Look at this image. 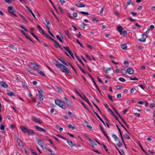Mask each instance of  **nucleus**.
<instances>
[{"label": "nucleus", "mask_w": 155, "mask_h": 155, "mask_svg": "<svg viewBox=\"0 0 155 155\" xmlns=\"http://www.w3.org/2000/svg\"><path fill=\"white\" fill-rule=\"evenodd\" d=\"M58 68L63 73H69L70 72L69 70L62 64H61Z\"/></svg>", "instance_id": "nucleus-1"}, {"label": "nucleus", "mask_w": 155, "mask_h": 155, "mask_svg": "<svg viewBox=\"0 0 155 155\" xmlns=\"http://www.w3.org/2000/svg\"><path fill=\"white\" fill-rule=\"evenodd\" d=\"M55 102L56 104L59 107L63 109H65L66 106L63 102L58 99L55 100Z\"/></svg>", "instance_id": "nucleus-2"}, {"label": "nucleus", "mask_w": 155, "mask_h": 155, "mask_svg": "<svg viewBox=\"0 0 155 155\" xmlns=\"http://www.w3.org/2000/svg\"><path fill=\"white\" fill-rule=\"evenodd\" d=\"M8 10L10 13L13 15L15 17L17 16L15 14L14 12V10L13 9V7L12 6H8Z\"/></svg>", "instance_id": "nucleus-3"}, {"label": "nucleus", "mask_w": 155, "mask_h": 155, "mask_svg": "<svg viewBox=\"0 0 155 155\" xmlns=\"http://www.w3.org/2000/svg\"><path fill=\"white\" fill-rule=\"evenodd\" d=\"M66 140H67L68 143L71 147L72 148L73 147L76 146L75 144L73 143L71 141L67 139Z\"/></svg>", "instance_id": "nucleus-4"}, {"label": "nucleus", "mask_w": 155, "mask_h": 155, "mask_svg": "<svg viewBox=\"0 0 155 155\" xmlns=\"http://www.w3.org/2000/svg\"><path fill=\"white\" fill-rule=\"evenodd\" d=\"M87 139L90 141L91 144V145L93 147H94L97 145V144L94 141H92L90 138H88Z\"/></svg>", "instance_id": "nucleus-5"}, {"label": "nucleus", "mask_w": 155, "mask_h": 155, "mask_svg": "<svg viewBox=\"0 0 155 155\" xmlns=\"http://www.w3.org/2000/svg\"><path fill=\"white\" fill-rule=\"evenodd\" d=\"M37 141L38 143V144L41 147V148H43V145L44 144V143L43 141L41 140V139L39 138H37Z\"/></svg>", "instance_id": "nucleus-6"}, {"label": "nucleus", "mask_w": 155, "mask_h": 155, "mask_svg": "<svg viewBox=\"0 0 155 155\" xmlns=\"http://www.w3.org/2000/svg\"><path fill=\"white\" fill-rule=\"evenodd\" d=\"M20 127L21 129L23 132L24 133L28 132V129L26 127H24L23 126H20Z\"/></svg>", "instance_id": "nucleus-7"}, {"label": "nucleus", "mask_w": 155, "mask_h": 155, "mask_svg": "<svg viewBox=\"0 0 155 155\" xmlns=\"http://www.w3.org/2000/svg\"><path fill=\"white\" fill-rule=\"evenodd\" d=\"M0 85L3 87L7 88L8 87V85L4 82L1 81L0 82Z\"/></svg>", "instance_id": "nucleus-8"}, {"label": "nucleus", "mask_w": 155, "mask_h": 155, "mask_svg": "<svg viewBox=\"0 0 155 155\" xmlns=\"http://www.w3.org/2000/svg\"><path fill=\"white\" fill-rule=\"evenodd\" d=\"M64 99L66 104L69 106H71V103L70 101L65 97H64Z\"/></svg>", "instance_id": "nucleus-9"}, {"label": "nucleus", "mask_w": 155, "mask_h": 155, "mask_svg": "<svg viewBox=\"0 0 155 155\" xmlns=\"http://www.w3.org/2000/svg\"><path fill=\"white\" fill-rule=\"evenodd\" d=\"M58 59L64 64L67 66H68L67 63L65 61L64 59L61 57L58 58Z\"/></svg>", "instance_id": "nucleus-10"}, {"label": "nucleus", "mask_w": 155, "mask_h": 155, "mask_svg": "<svg viewBox=\"0 0 155 155\" xmlns=\"http://www.w3.org/2000/svg\"><path fill=\"white\" fill-rule=\"evenodd\" d=\"M117 30L120 32V34H122V31L123 30V28L120 26H118L117 27Z\"/></svg>", "instance_id": "nucleus-11"}, {"label": "nucleus", "mask_w": 155, "mask_h": 155, "mask_svg": "<svg viewBox=\"0 0 155 155\" xmlns=\"http://www.w3.org/2000/svg\"><path fill=\"white\" fill-rule=\"evenodd\" d=\"M53 62L58 68V67L61 64H60L59 62L55 59L53 61Z\"/></svg>", "instance_id": "nucleus-12"}, {"label": "nucleus", "mask_w": 155, "mask_h": 155, "mask_svg": "<svg viewBox=\"0 0 155 155\" xmlns=\"http://www.w3.org/2000/svg\"><path fill=\"white\" fill-rule=\"evenodd\" d=\"M32 119L35 122L37 123H38L40 124L42 123V122L39 120L38 119L36 118L35 117H32Z\"/></svg>", "instance_id": "nucleus-13"}, {"label": "nucleus", "mask_w": 155, "mask_h": 155, "mask_svg": "<svg viewBox=\"0 0 155 155\" xmlns=\"http://www.w3.org/2000/svg\"><path fill=\"white\" fill-rule=\"evenodd\" d=\"M126 72L130 74H132L134 73V70L131 68H129L127 69Z\"/></svg>", "instance_id": "nucleus-14"}, {"label": "nucleus", "mask_w": 155, "mask_h": 155, "mask_svg": "<svg viewBox=\"0 0 155 155\" xmlns=\"http://www.w3.org/2000/svg\"><path fill=\"white\" fill-rule=\"evenodd\" d=\"M17 142L19 146L21 147H23V144L21 140L19 139H17Z\"/></svg>", "instance_id": "nucleus-15"}, {"label": "nucleus", "mask_w": 155, "mask_h": 155, "mask_svg": "<svg viewBox=\"0 0 155 155\" xmlns=\"http://www.w3.org/2000/svg\"><path fill=\"white\" fill-rule=\"evenodd\" d=\"M75 5L78 8L84 7L85 6V5L84 4L81 3L76 4H75Z\"/></svg>", "instance_id": "nucleus-16"}, {"label": "nucleus", "mask_w": 155, "mask_h": 155, "mask_svg": "<svg viewBox=\"0 0 155 155\" xmlns=\"http://www.w3.org/2000/svg\"><path fill=\"white\" fill-rule=\"evenodd\" d=\"M94 113L96 115L97 117L99 118V119L102 122V123L105 125V124L104 122L102 120V119L99 116L98 114L96 112L94 111Z\"/></svg>", "instance_id": "nucleus-17"}, {"label": "nucleus", "mask_w": 155, "mask_h": 155, "mask_svg": "<svg viewBox=\"0 0 155 155\" xmlns=\"http://www.w3.org/2000/svg\"><path fill=\"white\" fill-rule=\"evenodd\" d=\"M35 128L36 129H37V130H38L39 131H43L44 132L46 131L44 129H43L40 127H39L38 126H37V125L35 126Z\"/></svg>", "instance_id": "nucleus-18"}, {"label": "nucleus", "mask_w": 155, "mask_h": 155, "mask_svg": "<svg viewBox=\"0 0 155 155\" xmlns=\"http://www.w3.org/2000/svg\"><path fill=\"white\" fill-rule=\"evenodd\" d=\"M31 63L32 65H33V67H34V68L35 69L38 70V71L39 70V68L38 66L36 64H35V63Z\"/></svg>", "instance_id": "nucleus-19"}, {"label": "nucleus", "mask_w": 155, "mask_h": 155, "mask_svg": "<svg viewBox=\"0 0 155 155\" xmlns=\"http://www.w3.org/2000/svg\"><path fill=\"white\" fill-rule=\"evenodd\" d=\"M111 114L117 120H118V117L114 114L112 110L108 108Z\"/></svg>", "instance_id": "nucleus-20"}, {"label": "nucleus", "mask_w": 155, "mask_h": 155, "mask_svg": "<svg viewBox=\"0 0 155 155\" xmlns=\"http://www.w3.org/2000/svg\"><path fill=\"white\" fill-rule=\"evenodd\" d=\"M7 93L8 94L11 96L15 95L14 93L9 90L7 91Z\"/></svg>", "instance_id": "nucleus-21"}, {"label": "nucleus", "mask_w": 155, "mask_h": 155, "mask_svg": "<svg viewBox=\"0 0 155 155\" xmlns=\"http://www.w3.org/2000/svg\"><path fill=\"white\" fill-rule=\"evenodd\" d=\"M142 37L143 38V39L142 40V42H144L146 41V39L147 37V36L145 34L142 35Z\"/></svg>", "instance_id": "nucleus-22"}, {"label": "nucleus", "mask_w": 155, "mask_h": 155, "mask_svg": "<svg viewBox=\"0 0 155 155\" xmlns=\"http://www.w3.org/2000/svg\"><path fill=\"white\" fill-rule=\"evenodd\" d=\"M75 54V56L77 58V59L84 66V64L82 62V61L81 60V59L79 58V57L76 54Z\"/></svg>", "instance_id": "nucleus-23"}, {"label": "nucleus", "mask_w": 155, "mask_h": 155, "mask_svg": "<svg viewBox=\"0 0 155 155\" xmlns=\"http://www.w3.org/2000/svg\"><path fill=\"white\" fill-rule=\"evenodd\" d=\"M38 96L41 101H42L43 100V94H39L38 95Z\"/></svg>", "instance_id": "nucleus-24"}, {"label": "nucleus", "mask_w": 155, "mask_h": 155, "mask_svg": "<svg viewBox=\"0 0 155 155\" xmlns=\"http://www.w3.org/2000/svg\"><path fill=\"white\" fill-rule=\"evenodd\" d=\"M122 48L124 50H125L127 48V45L126 44H123L121 45Z\"/></svg>", "instance_id": "nucleus-25"}, {"label": "nucleus", "mask_w": 155, "mask_h": 155, "mask_svg": "<svg viewBox=\"0 0 155 155\" xmlns=\"http://www.w3.org/2000/svg\"><path fill=\"white\" fill-rule=\"evenodd\" d=\"M27 133H28V134L29 135H33L34 134V133L33 131V130H31L28 129Z\"/></svg>", "instance_id": "nucleus-26"}, {"label": "nucleus", "mask_w": 155, "mask_h": 155, "mask_svg": "<svg viewBox=\"0 0 155 155\" xmlns=\"http://www.w3.org/2000/svg\"><path fill=\"white\" fill-rule=\"evenodd\" d=\"M47 150L51 153V155H56L55 153L50 148L48 149Z\"/></svg>", "instance_id": "nucleus-27"}, {"label": "nucleus", "mask_w": 155, "mask_h": 155, "mask_svg": "<svg viewBox=\"0 0 155 155\" xmlns=\"http://www.w3.org/2000/svg\"><path fill=\"white\" fill-rule=\"evenodd\" d=\"M75 91L76 92V93H77V94H78L84 100V96H85L84 95V96H82V95H81L78 92V91H77V90H75Z\"/></svg>", "instance_id": "nucleus-28"}, {"label": "nucleus", "mask_w": 155, "mask_h": 155, "mask_svg": "<svg viewBox=\"0 0 155 155\" xmlns=\"http://www.w3.org/2000/svg\"><path fill=\"white\" fill-rule=\"evenodd\" d=\"M5 127L4 125L3 124H1L0 126V129L1 130H2V132H4L5 130Z\"/></svg>", "instance_id": "nucleus-29"}, {"label": "nucleus", "mask_w": 155, "mask_h": 155, "mask_svg": "<svg viewBox=\"0 0 155 155\" xmlns=\"http://www.w3.org/2000/svg\"><path fill=\"white\" fill-rule=\"evenodd\" d=\"M55 87H56V89L58 90V91L60 93L62 92V90L58 86H56Z\"/></svg>", "instance_id": "nucleus-30"}, {"label": "nucleus", "mask_w": 155, "mask_h": 155, "mask_svg": "<svg viewBox=\"0 0 155 155\" xmlns=\"http://www.w3.org/2000/svg\"><path fill=\"white\" fill-rule=\"evenodd\" d=\"M19 15L27 23V21L25 18L22 15L20 14H19Z\"/></svg>", "instance_id": "nucleus-31"}, {"label": "nucleus", "mask_w": 155, "mask_h": 155, "mask_svg": "<svg viewBox=\"0 0 155 155\" xmlns=\"http://www.w3.org/2000/svg\"><path fill=\"white\" fill-rule=\"evenodd\" d=\"M54 42L55 43V44L54 45V46L57 48H58L60 45L58 42L56 41H55Z\"/></svg>", "instance_id": "nucleus-32"}, {"label": "nucleus", "mask_w": 155, "mask_h": 155, "mask_svg": "<svg viewBox=\"0 0 155 155\" xmlns=\"http://www.w3.org/2000/svg\"><path fill=\"white\" fill-rule=\"evenodd\" d=\"M131 3V1L130 0H129L127 2L126 7L127 8L128 6Z\"/></svg>", "instance_id": "nucleus-33"}, {"label": "nucleus", "mask_w": 155, "mask_h": 155, "mask_svg": "<svg viewBox=\"0 0 155 155\" xmlns=\"http://www.w3.org/2000/svg\"><path fill=\"white\" fill-rule=\"evenodd\" d=\"M100 128L101 130L103 132V133L104 134V135H106V133L105 132V131H104L103 127L101 126H100Z\"/></svg>", "instance_id": "nucleus-34"}, {"label": "nucleus", "mask_w": 155, "mask_h": 155, "mask_svg": "<svg viewBox=\"0 0 155 155\" xmlns=\"http://www.w3.org/2000/svg\"><path fill=\"white\" fill-rule=\"evenodd\" d=\"M56 37L58 40L61 42L63 43L62 40L59 35H57Z\"/></svg>", "instance_id": "nucleus-35"}, {"label": "nucleus", "mask_w": 155, "mask_h": 155, "mask_svg": "<svg viewBox=\"0 0 155 155\" xmlns=\"http://www.w3.org/2000/svg\"><path fill=\"white\" fill-rule=\"evenodd\" d=\"M84 100L86 101L88 103V104L89 105H90V102H89V101L87 99V98L85 96H84Z\"/></svg>", "instance_id": "nucleus-36"}, {"label": "nucleus", "mask_w": 155, "mask_h": 155, "mask_svg": "<svg viewBox=\"0 0 155 155\" xmlns=\"http://www.w3.org/2000/svg\"><path fill=\"white\" fill-rule=\"evenodd\" d=\"M86 25V24L84 22H83L82 24L81 25V27L83 28H84Z\"/></svg>", "instance_id": "nucleus-37"}, {"label": "nucleus", "mask_w": 155, "mask_h": 155, "mask_svg": "<svg viewBox=\"0 0 155 155\" xmlns=\"http://www.w3.org/2000/svg\"><path fill=\"white\" fill-rule=\"evenodd\" d=\"M65 49V50H66L68 52L69 51L71 50L68 47H63Z\"/></svg>", "instance_id": "nucleus-38"}, {"label": "nucleus", "mask_w": 155, "mask_h": 155, "mask_svg": "<svg viewBox=\"0 0 155 155\" xmlns=\"http://www.w3.org/2000/svg\"><path fill=\"white\" fill-rule=\"evenodd\" d=\"M21 28H23L25 31H28V29L25 28L23 25H21L20 26Z\"/></svg>", "instance_id": "nucleus-39"}, {"label": "nucleus", "mask_w": 155, "mask_h": 155, "mask_svg": "<svg viewBox=\"0 0 155 155\" xmlns=\"http://www.w3.org/2000/svg\"><path fill=\"white\" fill-rule=\"evenodd\" d=\"M119 80L120 81L123 82H125V80L123 78H119Z\"/></svg>", "instance_id": "nucleus-40"}, {"label": "nucleus", "mask_w": 155, "mask_h": 155, "mask_svg": "<svg viewBox=\"0 0 155 155\" xmlns=\"http://www.w3.org/2000/svg\"><path fill=\"white\" fill-rule=\"evenodd\" d=\"M114 139L115 140H119L118 138L115 135H112Z\"/></svg>", "instance_id": "nucleus-41"}, {"label": "nucleus", "mask_w": 155, "mask_h": 155, "mask_svg": "<svg viewBox=\"0 0 155 155\" xmlns=\"http://www.w3.org/2000/svg\"><path fill=\"white\" fill-rule=\"evenodd\" d=\"M124 136L127 139H129L130 138V137L127 134H125Z\"/></svg>", "instance_id": "nucleus-42"}, {"label": "nucleus", "mask_w": 155, "mask_h": 155, "mask_svg": "<svg viewBox=\"0 0 155 155\" xmlns=\"http://www.w3.org/2000/svg\"><path fill=\"white\" fill-rule=\"evenodd\" d=\"M68 53L70 54L71 57L73 58H74V56L73 55V54L71 51L70 50L68 52Z\"/></svg>", "instance_id": "nucleus-43"}, {"label": "nucleus", "mask_w": 155, "mask_h": 155, "mask_svg": "<svg viewBox=\"0 0 155 155\" xmlns=\"http://www.w3.org/2000/svg\"><path fill=\"white\" fill-rule=\"evenodd\" d=\"M117 145L118 147H121L122 146V144L120 141H119L118 142L117 144Z\"/></svg>", "instance_id": "nucleus-44"}, {"label": "nucleus", "mask_w": 155, "mask_h": 155, "mask_svg": "<svg viewBox=\"0 0 155 155\" xmlns=\"http://www.w3.org/2000/svg\"><path fill=\"white\" fill-rule=\"evenodd\" d=\"M68 127L69 128H71L72 130H74L75 129V127L74 126H72V125L71 124H69L68 125Z\"/></svg>", "instance_id": "nucleus-45"}, {"label": "nucleus", "mask_w": 155, "mask_h": 155, "mask_svg": "<svg viewBox=\"0 0 155 155\" xmlns=\"http://www.w3.org/2000/svg\"><path fill=\"white\" fill-rule=\"evenodd\" d=\"M38 72L41 75H43V76H45V75L43 73V72L42 71H39V70L38 71Z\"/></svg>", "instance_id": "nucleus-46"}, {"label": "nucleus", "mask_w": 155, "mask_h": 155, "mask_svg": "<svg viewBox=\"0 0 155 155\" xmlns=\"http://www.w3.org/2000/svg\"><path fill=\"white\" fill-rule=\"evenodd\" d=\"M9 47L13 50H16V48L14 47V46L12 44L9 45Z\"/></svg>", "instance_id": "nucleus-47"}, {"label": "nucleus", "mask_w": 155, "mask_h": 155, "mask_svg": "<svg viewBox=\"0 0 155 155\" xmlns=\"http://www.w3.org/2000/svg\"><path fill=\"white\" fill-rule=\"evenodd\" d=\"M31 34H32V35L38 41H39V39L37 37L35 34L34 33H33V32H31Z\"/></svg>", "instance_id": "nucleus-48"}, {"label": "nucleus", "mask_w": 155, "mask_h": 155, "mask_svg": "<svg viewBox=\"0 0 155 155\" xmlns=\"http://www.w3.org/2000/svg\"><path fill=\"white\" fill-rule=\"evenodd\" d=\"M81 14H83V15H89V14L88 12H83V11H81L80 12Z\"/></svg>", "instance_id": "nucleus-49"}, {"label": "nucleus", "mask_w": 155, "mask_h": 155, "mask_svg": "<svg viewBox=\"0 0 155 155\" xmlns=\"http://www.w3.org/2000/svg\"><path fill=\"white\" fill-rule=\"evenodd\" d=\"M135 88L134 87H132L130 89V94H132V93H133L134 90H135Z\"/></svg>", "instance_id": "nucleus-50"}, {"label": "nucleus", "mask_w": 155, "mask_h": 155, "mask_svg": "<svg viewBox=\"0 0 155 155\" xmlns=\"http://www.w3.org/2000/svg\"><path fill=\"white\" fill-rule=\"evenodd\" d=\"M103 147L104 149L105 150L106 152H108V150L107 149V147L104 144H103Z\"/></svg>", "instance_id": "nucleus-51"}, {"label": "nucleus", "mask_w": 155, "mask_h": 155, "mask_svg": "<svg viewBox=\"0 0 155 155\" xmlns=\"http://www.w3.org/2000/svg\"><path fill=\"white\" fill-rule=\"evenodd\" d=\"M38 91L39 93V94H43V91L40 89H38Z\"/></svg>", "instance_id": "nucleus-52"}, {"label": "nucleus", "mask_w": 155, "mask_h": 155, "mask_svg": "<svg viewBox=\"0 0 155 155\" xmlns=\"http://www.w3.org/2000/svg\"><path fill=\"white\" fill-rule=\"evenodd\" d=\"M81 103L83 105V106L87 110H88V109H87V107H86V106H85V105L83 103V102H81Z\"/></svg>", "instance_id": "nucleus-53"}, {"label": "nucleus", "mask_w": 155, "mask_h": 155, "mask_svg": "<svg viewBox=\"0 0 155 155\" xmlns=\"http://www.w3.org/2000/svg\"><path fill=\"white\" fill-rule=\"evenodd\" d=\"M5 2L8 3H11L12 2V0H4Z\"/></svg>", "instance_id": "nucleus-54"}, {"label": "nucleus", "mask_w": 155, "mask_h": 155, "mask_svg": "<svg viewBox=\"0 0 155 155\" xmlns=\"http://www.w3.org/2000/svg\"><path fill=\"white\" fill-rule=\"evenodd\" d=\"M25 36L26 38H27L28 39H29L31 41L33 42L32 40L30 38V37H29L27 34H26V35H25Z\"/></svg>", "instance_id": "nucleus-55"}, {"label": "nucleus", "mask_w": 155, "mask_h": 155, "mask_svg": "<svg viewBox=\"0 0 155 155\" xmlns=\"http://www.w3.org/2000/svg\"><path fill=\"white\" fill-rule=\"evenodd\" d=\"M57 135L58 136L61 137V138H62L63 139H64V140H67V139L66 138H65V137H64L61 136L60 135L58 134V135Z\"/></svg>", "instance_id": "nucleus-56"}, {"label": "nucleus", "mask_w": 155, "mask_h": 155, "mask_svg": "<svg viewBox=\"0 0 155 155\" xmlns=\"http://www.w3.org/2000/svg\"><path fill=\"white\" fill-rule=\"evenodd\" d=\"M65 33L68 36V37L70 38V36L69 35V32L68 30H67L66 31H65Z\"/></svg>", "instance_id": "nucleus-57"}, {"label": "nucleus", "mask_w": 155, "mask_h": 155, "mask_svg": "<svg viewBox=\"0 0 155 155\" xmlns=\"http://www.w3.org/2000/svg\"><path fill=\"white\" fill-rule=\"evenodd\" d=\"M29 12L31 13L32 16H33V17L35 19H36V18L35 17V14L33 13L32 11L31 10L30 11H29Z\"/></svg>", "instance_id": "nucleus-58"}, {"label": "nucleus", "mask_w": 155, "mask_h": 155, "mask_svg": "<svg viewBox=\"0 0 155 155\" xmlns=\"http://www.w3.org/2000/svg\"><path fill=\"white\" fill-rule=\"evenodd\" d=\"M73 16L74 17H77L78 16V14L76 12H74L73 14Z\"/></svg>", "instance_id": "nucleus-59"}, {"label": "nucleus", "mask_w": 155, "mask_h": 155, "mask_svg": "<svg viewBox=\"0 0 155 155\" xmlns=\"http://www.w3.org/2000/svg\"><path fill=\"white\" fill-rule=\"evenodd\" d=\"M76 41L77 43L81 46V47H83V46L81 44V43L79 41L78 39H76Z\"/></svg>", "instance_id": "nucleus-60"}, {"label": "nucleus", "mask_w": 155, "mask_h": 155, "mask_svg": "<svg viewBox=\"0 0 155 155\" xmlns=\"http://www.w3.org/2000/svg\"><path fill=\"white\" fill-rule=\"evenodd\" d=\"M31 151L33 155H37V154L34 151V150H31Z\"/></svg>", "instance_id": "nucleus-61"}, {"label": "nucleus", "mask_w": 155, "mask_h": 155, "mask_svg": "<svg viewBox=\"0 0 155 155\" xmlns=\"http://www.w3.org/2000/svg\"><path fill=\"white\" fill-rule=\"evenodd\" d=\"M22 86L23 87H25V88H27V86L26 85L25 83H22Z\"/></svg>", "instance_id": "nucleus-62"}, {"label": "nucleus", "mask_w": 155, "mask_h": 155, "mask_svg": "<svg viewBox=\"0 0 155 155\" xmlns=\"http://www.w3.org/2000/svg\"><path fill=\"white\" fill-rule=\"evenodd\" d=\"M117 97L118 98H120L121 97V94L120 93L118 94L117 95Z\"/></svg>", "instance_id": "nucleus-63"}, {"label": "nucleus", "mask_w": 155, "mask_h": 155, "mask_svg": "<svg viewBox=\"0 0 155 155\" xmlns=\"http://www.w3.org/2000/svg\"><path fill=\"white\" fill-rule=\"evenodd\" d=\"M150 106L151 108L155 107V104H151L150 105Z\"/></svg>", "instance_id": "nucleus-64"}]
</instances>
